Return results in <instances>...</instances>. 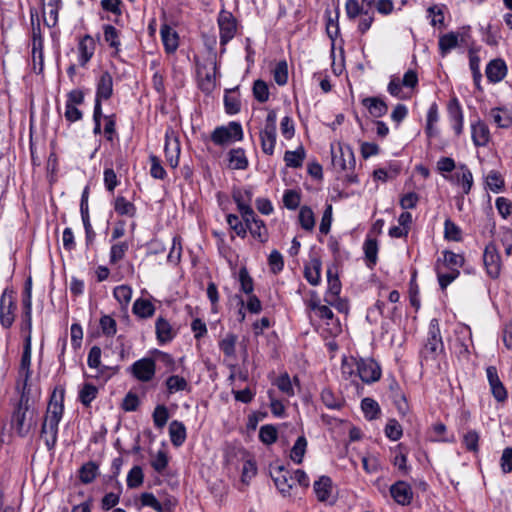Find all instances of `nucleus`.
<instances>
[{"label":"nucleus","mask_w":512,"mask_h":512,"mask_svg":"<svg viewBox=\"0 0 512 512\" xmlns=\"http://www.w3.org/2000/svg\"><path fill=\"white\" fill-rule=\"evenodd\" d=\"M169 435L171 443L175 447H180L186 440L185 425L178 420H173L169 425Z\"/></svg>","instance_id":"22"},{"label":"nucleus","mask_w":512,"mask_h":512,"mask_svg":"<svg viewBox=\"0 0 512 512\" xmlns=\"http://www.w3.org/2000/svg\"><path fill=\"white\" fill-rule=\"evenodd\" d=\"M363 106H365L369 113L375 117L380 118L387 114V104L378 97H367L362 100Z\"/></svg>","instance_id":"19"},{"label":"nucleus","mask_w":512,"mask_h":512,"mask_svg":"<svg viewBox=\"0 0 512 512\" xmlns=\"http://www.w3.org/2000/svg\"><path fill=\"white\" fill-rule=\"evenodd\" d=\"M268 264L274 274L281 272L284 268L283 256L278 250H273L268 257Z\"/></svg>","instance_id":"62"},{"label":"nucleus","mask_w":512,"mask_h":512,"mask_svg":"<svg viewBox=\"0 0 512 512\" xmlns=\"http://www.w3.org/2000/svg\"><path fill=\"white\" fill-rule=\"evenodd\" d=\"M261 149L263 153L272 155L276 144V130L263 129L260 131Z\"/></svg>","instance_id":"28"},{"label":"nucleus","mask_w":512,"mask_h":512,"mask_svg":"<svg viewBox=\"0 0 512 512\" xmlns=\"http://www.w3.org/2000/svg\"><path fill=\"white\" fill-rule=\"evenodd\" d=\"M132 312L140 318H149L155 312V307L148 299L139 298L135 300Z\"/></svg>","instance_id":"26"},{"label":"nucleus","mask_w":512,"mask_h":512,"mask_svg":"<svg viewBox=\"0 0 512 512\" xmlns=\"http://www.w3.org/2000/svg\"><path fill=\"white\" fill-rule=\"evenodd\" d=\"M273 77H274L275 82L280 86H283L287 83V81H288V66H287L286 61H280L277 63V65L273 71Z\"/></svg>","instance_id":"58"},{"label":"nucleus","mask_w":512,"mask_h":512,"mask_svg":"<svg viewBox=\"0 0 512 512\" xmlns=\"http://www.w3.org/2000/svg\"><path fill=\"white\" fill-rule=\"evenodd\" d=\"M381 367L372 358H359L357 362V375L363 383L372 384L381 378Z\"/></svg>","instance_id":"5"},{"label":"nucleus","mask_w":512,"mask_h":512,"mask_svg":"<svg viewBox=\"0 0 512 512\" xmlns=\"http://www.w3.org/2000/svg\"><path fill=\"white\" fill-rule=\"evenodd\" d=\"M220 32V45L224 47L235 36L237 25L236 20L230 12L221 11L218 16Z\"/></svg>","instance_id":"9"},{"label":"nucleus","mask_w":512,"mask_h":512,"mask_svg":"<svg viewBox=\"0 0 512 512\" xmlns=\"http://www.w3.org/2000/svg\"><path fill=\"white\" fill-rule=\"evenodd\" d=\"M129 249V245L127 242H119L113 244L110 249V263L116 264L120 260H122Z\"/></svg>","instance_id":"52"},{"label":"nucleus","mask_w":512,"mask_h":512,"mask_svg":"<svg viewBox=\"0 0 512 512\" xmlns=\"http://www.w3.org/2000/svg\"><path fill=\"white\" fill-rule=\"evenodd\" d=\"M113 95V78L112 75L105 71L103 72L98 81L96 87V97L95 100H108Z\"/></svg>","instance_id":"12"},{"label":"nucleus","mask_w":512,"mask_h":512,"mask_svg":"<svg viewBox=\"0 0 512 512\" xmlns=\"http://www.w3.org/2000/svg\"><path fill=\"white\" fill-rule=\"evenodd\" d=\"M155 328L159 342L166 343L174 338L175 334L170 323L166 319L159 317L156 321Z\"/></svg>","instance_id":"24"},{"label":"nucleus","mask_w":512,"mask_h":512,"mask_svg":"<svg viewBox=\"0 0 512 512\" xmlns=\"http://www.w3.org/2000/svg\"><path fill=\"white\" fill-rule=\"evenodd\" d=\"M443 261L444 264L452 270L462 267L464 265L465 259L461 254H456L452 251L446 250L443 252Z\"/></svg>","instance_id":"46"},{"label":"nucleus","mask_w":512,"mask_h":512,"mask_svg":"<svg viewBox=\"0 0 512 512\" xmlns=\"http://www.w3.org/2000/svg\"><path fill=\"white\" fill-rule=\"evenodd\" d=\"M22 302L24 306V322L30 330L32 325L31 279H28L26 283Z\"/></svg>","instance_id":"31"},{"label":"nucleus","mask_w":512,"mask_h":512,"mask_svg":"<svg viewBox=\"0 0 512 512\" xmlns=\"http://www.w3.org/2000/svg\"><path fill=\"white\" fill-rule=\"evenodd\" d=\"M231 91H227L224 96V106L226 113L233 115L240 111V101L238 97L231 95Z\"/></svg>","instance_id":"63"},{"label":"nucleus","mask_w":512,"mask_h":512,"mask_svg":"<svg viewBox=\"0 0 512 512\" xmlns=\"http://www.w3.org/2000/svg\"><path fill=\"white\" fill-rule=\"evenodd\" d=\"M253 96L260 103H264L269 99V88L265 81L258 79L253 84Z\"/></svg>","instance_id":"50"},{"label":"nucleus","mask_w":512,"mask_h":512,"mask_svg":"<svg viewBox=\"0 0 512 512\" xmlns=\"http://www.w3.org/2000/svg\"><path fill=\"white\" fill-rule=\"evenodd\" d=\"M486 184L491 191L498 193L504 188V179L498 171L492 170L486 177Z\"/></svg>","instance_id":"49"},{"label":"nucleus","mask_w":512,"mask_h":512,"mask_svg":"<svg viewBox=\"0 0 512 512\" xmlns=\"http://www.w3.org/2000/svg\"><path fill=\"white\" fill-rule=\"evenodd\" d=\"M113 295L122 306H126L131 300L132 289L127 285H120L115 287Z\"/></svg>","instance_id":"57"},{"label":"nucleus","mask_w":512,"mask_h":512,"mask_svg":"<svg viewBox=\"0 0 512 512\" xmlns=\"http://www.w3.org/2000/svg\"><path fill=\"white\" fill-rule=\"evenodd\" d=\"M479 433L476 430H468L463 435V444L468 451L478 452Z\"/></svg>","instance_id":"56"},{"label":"nucleus","mask_w":512,"mask_h":512,"mask_svg":"<svg viewBox=\"0 0 512 512\" xmlns=\"http://www.w3.org/2000/svg\"><path fill=\"white\" fill-rule=\"evenodd\" d=\"M357 362H358V359H356L354 357H351L350 359L344 358L342 360L341 373H342L343 378H345L346 380L351 379L352 382H354V380L352 378H355L358 376L357 375Z\"/></svg>","instance_id":"43"},{"label":"nucleus","mask_w":512,"mask_h":512,"mask_svg":"<svg viewBox=\"0 0 512 512\" xmlns=\"http://www.w3.org/2000/svg\"><path fill=\"white\" fill-rule=\"evenodd\" d=\"M34 416L35 411L29 409V398L23 393L12 416V425L21 437L26 436L36 425Z\"/></svg>","instance_id":"2"},{"label":"nucleus","mask_w":512,"mask_h":512,"mask_svg":"<svg viewBox=\"0 0 512 512\" xmlns=\"http://www.w3.org/2000/svg\"><path fill=\"white\" fill-rule=\"evenodd\" d=\"M16 302L12 292L5 290L0 297V322L4 328L12 326L15 318Z\"/></svg>","instance_id":"8"},{"label":"nucleus","mask_w":512,"mask_h":512,"mask_svg":"<svg viewBox=\"0 0 512 512\" xmlns=\"http://www.w3.org/2000/svg\"><path fill=\"white\" fill-rule=\"evenodd\" d=\"M471 136L475 146H486L490 140V131L488 126L480 120L476 121L475 123H472Z\"/></svg>","instance_id":"16"},{"label":"nucleus","mask_w":512,"mask_h":512,"mask_svg":"<svg viewBox=\"0 0 512 512\" xmlns=\"http://www.w3.org/2000/svg\"><path fill=\"white\" fill-rule=\"evenodd\" d=\"M230 167L236 170H245L248 167V159L245 150L242 148H235L230 150L229 154Z\"/></svg>","instance_id":"25"},{"label":"nucleus","mask_w":512,"mask_h":512,"mask_svg":"<svg viewBox=\"0 0 512 512\" xmlns=\"http://www.w3.org/2000/svg\"><path fill=\"white\" fill-rule=\"evenodd\" d=\"M321 261L314 258L304 269V277L313 286H317L321 279Z\"/></svg>","instance_id":"23"},{"label":"nucleus","mask_w":512,"mask_h":512,"mask_svg":"<svg viewBox=\"0 0 512 512\" xmlns=\"http://www.w3.org/2000/svg\"><path fill=\"white\" fill-rule=\"evenodd\" d=\"M259 439L264 444H273L277 440V430L273 425H264L260 428Z\"/></svg>","instance_id":"61"},{"label":"nucleus","mask_w":512,"mask_h":512,"mask_svg":"<svg viewBox=\"0 0 512 512\" xmlns=\"http://www.w3.org/2000/svg\"><path fill=\"white\" fill-rule=\"evenodd\" d=\"M305 158V150L302 146L298 147L295 151H286L284 161L288 167L299 168L302 166Z\"/></svg>","instance_id":"35"},{"label":"nucleus","mask_w":512,"mask_h":512,"mask_svg":"<svg viewBox=\"0 0 512 512\" xmlns=\"http://www.w3.org/2000/svg\"><path fill=\"white\" fill-rule=\"evenodd\" d=\"M227 224L235 232V234L241 238H245L247 235V223L236 214H228L226 217Z\"/></svg>","instance_id":"39"},{"label":"nucleus","mask_w":512,"mask_h":512,"mask_svg":"<svg viewBox=\"0 0 512 512\" xmlns=\"http://www.w3.org/2000/svg\"><path fill=\"white\" fill-rule=\"evenodd\" d=\"M364 253L367 261L369 262V266L375 265L377 262V254H378V243L376 239L368 238L364 242Z\"/></svg>","instance_id":"45"},{"label":"nucleus","mask_w":512,"mask_h":512,"mask_svg":"<svg viewBox=\"0 0 512 512\" xmlns=\"http://www.w3.org/2000/svg\"><path fill=\"white\" fill-rule=\"evenodd\" d=\"M314 493L320 502H325L330 497L332 491V480L328 476H321L313 484Z\"/></svg>","instance_id":"20"},{"label":"nucleus","mask_w":512,"mask_h":512,"mask_svg":"<svg viewBox=\"0 0 512 512\" xmlns=\"http://www.w3.org/2000/svg\"><path fill=\"white\" fill-rule=\"evenodd\" d=\"M240 290L246 295H252L254 291V282L246 267L239 270Z\"/></svg>","instance_id":"44"},{"label":"nucleus","mask_w":512,"mask_h":512,"mask_svg":"<svg viewBox=\"0 0 512 512\" xmlns=\"http://www.w3.org/2000/svg\"><path fill=\"white\" fill-rule=\"evenodd\" d=\"M483 263L489 277L492 279L499 277L501 271V257L493 242L488 243L484 249Z\"/></svg>","instance_id":"6"},{"label":"nucleus","mask_w":512,"mask_h":512,"mask_svg":"<svg viewBox=\"0 0 512 512\" xmlns=\"http://www.w3.org/2000/svg\"><path fill=\"white\" fill-rule=\"evenodd\" d=\"M444 237L456 242L462 240L461 229L450 219H446L444 222Z\"/></svg>","instance_id":"51"},{"label":"nucleus","mask_w":512,"mask_h":512,"mask_svg":"<svg viewBox=\"0 0 512 512\" xmlns=\"http://www.w3.org/2000/svg\"><path fill=\"white\" fill-rule=\"evenodd\" d=\"M237 336L233 333H228L219 342V348L226 357H234L236 352Z\"/></svg>","instance_id":"38"},{"label":"nucleus","mask_w":512,"mask_h":512,"mask_svg":"<svg viewBox=\"0 0 512 512\" xmlns=\"http://www.w3.org/2000/svg\"><path fill=\"white\" fill-rule=\"evenodd\" d=\"M161 38L163 45L165 47V51L167 53H173L178 48V36L175 31H173L168 26H163L161 28Z\"/></svg>","instance_id":"27"},{"label":"nucleus","mask_w":512,"mask_h":512,"mask_svg":"<svg viewBox=\"0 0 512 512\" xmlns=\"http://www.w3.org/2000/svg\"><path fill=\"white\" fill-rule=\"evenodd\" d=\"M166 387L168 392L170 394H173L178 391L186 390L188 387V383L185 380V378L178 375H172L167 378Z\"/></svg>","instance_id":"48"},{"label":"nucleus","mask_w":512,"mask_h":512,"mask_svg":"<svg viewBox=\"0 0 512 512\" xmlns=\"http://www.w3.org/2000/svg\"><path fill=\"white\" fill-rule=\"evenodd\" d=\"M361 408L365 417L369 420L378 418L380 414L379 404L372 398H364L361 402Z\"/></svg>","instance_id":"40"},{"label":"nucleus","mask_w":512,"mask_h":512,"mask_svg":"<svg viewBox=\"0 0 512 512\" xmlns=\"http://www.w3.org/2000/svg\"><path fill=\"white\" fill-rule=\"evenodd\" d=\"M95 51V42L90 35H85L78 44L79 64L85 67Z\"/></svg>","instance_id":"18"},{"label":"nucleus","mask_w":512,"mask_h":512,"mask_svg":"<svg viewBox=\"0 0 512 512\" xmlns=\"http://www.w3.org/2000/svg\"><path fill=\"white\" fill-rule=\"evenodd\" d=\"M114 210L121 216L134 217L136 214L135 205L123 196H117L115 198Z\"/></svg>","instance_id":"29"},{"label":"nucleus","mask_w":512,"mask_h":512,"mask_svg":"<svg viewBox=\"0 0 512 512\" xmlns=\"http://www.w3.org/2000/svg\"><path fill=\"white\" fill-rule=\"evenodd\" d=\"M447 110L451 122L464 120L463 110L457 97H452L449 100Z\"/></svg>","instance_id":"54"},{"label":"nucleus","mask_w":512,"mask_h":512,"mask_svg":"<svg viewBox=\"0 0 512 512\" xmlns=\"http://www.w3.org/2000/svg\"><path fill=\"white\" fill-rule=\"evenodd\" d=\"M485 73L491 83H498L506 76L507 65L502 59H494L487 64Z\"/></svg>","instance_id":"13"},{"label":"nucleus","mask_w":512,"mask_h":512,"mask_svg":"<svg viewBox=\"0 0 512 512\" xmlns=\"http://www.w3.org/2000/svg\"><path fill=\"white\" fill-rule=\"evenodd\" d=\"M492 121L500 128H508L512 125V116L501 108H493L490 111Z\"/></svg>","instance_id":"33"},{"label":"nucleus","mask_w":512,"mask_h":512,"mask_svg":"<svg viewBox=\"0 0 512 512\" xmlns=\"http://www.w3.org/2000/svg\"><path fill=\"white\" fill-rule=\"evenodd\" d=\"M168 462L169 459L167 453L164 450H159L152 458L150 464L156 472L163 473L168 466Z\"/></svg>","instance_id":"59"},{"label":"nucleus","mask_w":512,"mask_h":512,"mask_svg":"<svg viewBox=\"0 0 512 512\" xmlns=\"http://www.w3.org/2000/svg\"><path fill=\"white\" fill-rule=\"evenodd\" d=\"M321 400L323 404L329 409H340L342 406V399L337 397L330 389H323L321 392Z\"/></svg>","instance_id":"47"},{"label":"nucleus","mask_w":512,"mask_h":512,"mask_svg":"<svg viewBox=\"0 0 512 512\" xmlns=\"http://www.w3.org/2000/svg\"><path fill=\"white\" fill-rule=\"evenodd\" d=\"M98 394V389L91 383H85L81 390L79 391V400L80 402L88 407L91 402L96 398Z\"/></svg>","instance_id":"41"},{"label":"nucleus","mask_w":512,"mask_h":512,"mask_svg":"<svg viewBox=\"0 0 512 512\" xmlns=\"http://www.w3.org/2000/svg\"><path fill=\"white\" fill-rule=\"evenodd\" d=\"M211 141L218 146H226L243 139V129L239 122L231 121L227 125L216 127L210 136Z\"/></svg>","instance_id":"4"},{"label":"nucleus","mask_w":512,"mask_h":512,"mask_svg":"<svg viewBox=\"0 0 512 512\" xmlns=\"http://www.w3.org/2000/svg\"><path fill=\"white\" fill-rule=\"evenodd\" d=\"M391 496L401 505H408L413 497L410 485L404 481H398L390 488Z\"/></svg>","instance_id":"14"},{"label":"nucleus","mask_w":512,"mask_h":512,"mask_svg":"<svg viewBox=\"0 0 512 512\" xmlns=\"http://www.w3.org/2000/svg\"><path fill=\"white\" fill-rule=\"evenodd\" d=\"M63 400L64 391H60L59 398H57L54 391L48 405L47 416L42 425L41 435L44 437L45 444L49 450L53 449L57 442L58 425L64 411Z\"/></svg>","instance_id":"1"},{"label":"nucleus","mask_w":512,"mask_h":512,"mask_svg":"<svg viewBox=\"0 0 512 512\" xmlns=\"http://www.w3.org/2000/svg\"><path fill=\"white\" fill-rule=\"evenodd\" d=\"M487 380L490 386L491 393L497 402L503 403L508 398V392L499 378L495 366H488L486 368Z\"/></svg>","instance_id":"10"},{"label":"nucleus","mask_w":512,"mask_h":512,"mask_svg":"<svg viewBox=\"0 0 512 512\" xmlns=\"http://www.w3.org/2000/svg\"><path fill=\"white\" fill-rule=\"evenodd\" d=\"M307 448V440L304 436H299L294 443L290 458L296 464H301Z\"/></svg>","instance_id":"36"},{"label":"nucleus","mask_w":512,"mask_h":512,"mask_svg":"<svg viewBox=\"0 0 512 512\" xmlns=\"http://www.w3.org/2000/svg\"><path fill=\"white\" fill-rule=\"evenodd\" d=\"M99 474V467L98 465L93 462L89 461L81 466L79 469V478L80 481L84 484H89L93 482V480L97 477Z\"/></svg>","instance_id":"30"},{"label":"nucleus","mask_w":512,"mask_h":512,"mask_svg":"<svg viewBox=\"0 0 512 512\" xmlns=\"http://www.w3.org/2000/svg\"><path fill=\"white\" fill-rule=\"evenodd\" d=\"M276 473L277 475L272 476V478L277 489L284 497L290 495L292 489L290 480H292V476H288V472L285 471L283 466H279Z\"/></svg>","instance_id":"21"},{"label":"nucleus","mask_w":512,"mask_h":512,"mask_svg":"<svg viewBox=\"0 0 512 512\" xmlns=\"http://www.w3.org/2000/svg\"><path fill=\"white\" fill-rule=\"evenodd\" d=\"M103 32L105 42L118 53L121 45L120 32L110 24L104 25Z\"/></svg>","instance_id":"32"},{"label":"nucleus","mask_w":512,"mask_h":512,"mask_svg":"<svg viewBox=\"0 0 512 512\" xmlns=\"http://www.w3.org/2000/svg\"><path fill=\"white\" fill-rule=\"evenodd\" d=\"M155 362L152 358H142L134 362L130 367V373L141 382H149L155 376Z\"/></svg>","instance_id":"7"},{"label":"nucleus","mask_w":512,"mask_h":512,"mask_svg":"<svg viewBox=\"0 0 512 512\" xmlns=\"http://www.w3.org/2000/svg\"><path fill=\"white\" fill-rule=\"evenodd\" d=\"M444 351V344L442 341L439 321L433 318L429 323V330L426 342L421 350V357L423 360H435Z\"/></svg>","instance_id":"3"},{"label":"nucleus","mask_w":512,"mask_h":512,"mask_svg":"<svg viewBox=\"0 0 512 512\" xmlns=\"http://www.w3.org/2000/svg\"><path fill=\"white\" fill-rule=\"evenodd\" d=\"M30 365H31V338L28 336L25 341L24 350L21 357V370L25 371V381L24 385L27 384V381L30 377Z\"/></svg>","instance_id":"37"},{"label":"nucleus","mask_w":512,"mask_h":512,"mask_svg":"<svg viewBox=\"0 0 512 512\" xmlns=\"http://www.w3.org/2000/svg\"><path fill=\"white\" fill-rule=\"evenodd\" d=\"M251 190H235L233 191V200L237 205L238 211L241 214L242 219L247 222L249 217H252L254 210L251 207L252 200Z\"/></svg>","instance_id":"11"},{"label":"nucleus","mask_w":512,"mask_h":512,"mask_svg":"<svg viewBox=\"0 0 512 512\" xmlns=\"http://www.w3.org/2000/svg\"><path fill=\"white\" fill-rule=\"evenodd\" d=\"M385 434L392 441H397L401 438L403 431L397 420L390 419L388 421L385 427Z\"/></svg>","instance_id":"60"},{"label":"nucleus","mask_w":512,"mask_h":512,"mask_svg":"<svg viewBox=\"0 0 512 512\" xmlns=\"http://www.w3.org/2000/svg\"><path fill=\"white\" fill-rule=\"evenodd\" d=\"M246 223L247 230H249L250 234L254 238L258 239L262 243H265L268 240V232L265 223L263 220L256 216L255 212L253 213L252 217L248 218Z\"/></svg>","instance_id":"17"},{"label":"nucleus","mask_w":512,"mask_h":512,"mask_svg":"<svg viewBox=\"0 0 512 512\" xmlns=\"http://www.w3.org/2000/svg\"><path fill=\"white\" fill-rule=\"evenodd\" d=\"M164 152L167 162L172 168H176L179 163L180 143L177 137L165 136Z\"/></svg>","instance_id":"15"},{"label":"nucleus","mask_w":512,"mask_h":512,"mask_svg":"<svg viewBox=\"0 0 512 512\" xmlns=\"http://www.w3.org/2000/svg\"><path fill=\"white\" fill-rule=\"evenodd\" d=\"M181 253H182L181 238L179 236H175L172 239V247L167 256L168 262L177 264L180 261Z\"/></svg>","instance_id":"64"},{"label":"nucleus","mask_w":512,"mask_h":512,"mask_svg":"<svg viewBox=\"0 0 512 512\" xmlns=\"http://www.w3.org/2000/svg\"><path fill=\"white\" fill-rule=\"evenodd\" d=\"M439 50L441 55L444 57L447 55L453 48L458 45V34L454 32H450L442 35L439 38Z\"/></svg>","instance_id":"34"},{"label":"nucleus","mask_w":512,"mask_h":512,"mask_svg":"<svg viewBox=\"0 0 512 512\" xmlns=\"http://www.w3.org/2000/svg\"><path fill=\"white\" fill-rule=\"evenodd\" d=\"M299 222L304 230L311 231L315 226V218L312 209L308 206H303L299 212Z\"/></svg>","instance_id":"42"},{"label":"nucleus","mask_w":512,"mask_h":512,"mask_svg":"<svg viewBox=\"0 0 512 512\" xmlns=\"http://www.w3.org/2000/svg\"><path fill=\"white\" fill-rule=\"evenodd\" d=\"M152 417L154 425L157 428H163L169 419V412L167 407L165 405H157L154 409Z\"/></svg>","instance_id":"55"},{"label":"nucleus","mask_w":512,"mask_h":512,"mask_svg":"<svg viewBox=\"0 0 512 512\" xmlns=\"http://www.w3.org/2000/svg\"><path fill=\"white\" fill-rule=\"evenodd\" d=\"M144 474L140 466H134L127 475V486L129 488H137L142 485Z\"/></svg>","instance_id":"53"}]
</instances>
